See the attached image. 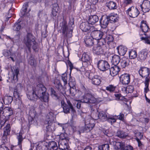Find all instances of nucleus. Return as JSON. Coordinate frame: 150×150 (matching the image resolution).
<instances>
[{"label":"nucleus","instance_id":"1","mask_svg":"<svg viewBox=\"0 0 150 150\" xmlns=\"http://www.w3.org/2000/svg\"><path fill=\"white\" fill-rule=\"evenodd\" d=\"M34 90L38 98L44 102H47L49 100V94L46 92V88L42 84H38L35 88Z\"/></svg>","mask_w":150,"mask_h":150},{"label":"nucleus","instance_id":"2","mask_svg":"<svg viewBox=\"0 0 150 150\" xmlns=\"http://www.w3.org/2000/svg\"><path fill=\"white\" fill-rule=\"evenodd\" d=\"M24 42L30 52L31 47L35 51H37V44L35 36L31 33H28L27 34L24 38Z\"/></svg>","mask_w":150,"mask_h":150},{"label":"nucleus","instance_id":"3","mask_svg":"<svg viewBox=\"0 0 150 150\" xmlns=\"http://www.w3.org/2000/svg\"><path fill=\"white\" fill-rule=\"evenodd\" d=\"M74 21H70L68 24L67 25V23L66 21L64 20L62 23H60L61 30L62 31V35L65 37L70 38L72 36V32L73 29L72 25H74Z\"/></svg>","mask_w":150,"mask_h":150},{"label":"nucleus","instance_id":"4","mask_svg":"<svg viewBox=\"0 0 150 150\" xmlns=\"http://www.w3.org/2000/svg\"><path fill=\"white\" fill-rule=\"evenodd\" d=\"M61 103V107L63 109V111L65 113L67 114L69 113L70 111L72 118H75L76 117V111L69 100H67V103L64 100H62Z\"/></svg>","mask_w":150,"mask_h":150},{"label":"nucleus","instance_id":"5","mask_svg":"<svg viewBox=\"0 0 150 150\" xmlns=\"http://www.w3.org/2000/svg\"><path fill=\"white\" fill-rule=\"evenodd\" d=\"M150 69L146 67H141L139 71L140 75L142 78H145L144 83L145 86H146L145 90L148 89V86L150 79L148 77L150 74Z\"/></svg>","mask_w":150,"mask_h":150},{"label":"nucleus","instance_id":"6","mask_svg":"<svg viewBox=\"0 0 150 150\" xmlns=\"http://www.w3.org/2000/svg\"><path fill=\"white\" fill-rule=\"evenodd\" d=\"M85 93L81 98L80 100V102L85 103H95L96 101V99L94 96L91 93L87 91L86 89L84 88Z\"/></svg>","mask_w":150,"mask_h":150},{"label":"nucleus","instance_id":"7","mask_svg":"<svg viewBox=\"0 0 150 150\" xmlns=\"http://www.w3.org/2000/svg\"><path fill=\"white\" fill-rule=\"evenodd\" d=\"M97 67L101 71H104L110 69V65L108 62L105 60H101L98 61Z\"/></svg>","mask_w":150,"mask_h":150},{"label":"nucleus","instance_id":"8","mask_svg":"<svg viewBox=\"0 0 150 150\" xmlns=\"http://www.w3.org/2000/svg\"><path fill=\"white\" fill-rule=\"evenodd\" d=\"M126 12L130 17L132 18L137 17L140 13L138 9L136 7L133 6L129 8Z\"/></svg>","mask_w":150,"mask_h":150},{"label":"nucleus","instance_id":"9","mask_svg":"<svg viewBox=\"0 0 150 150\" xmlns=\"http://www.w3.org/2000/svg\"><path fill=\"white\" fill-rule=\"evenodd\" d=\"M106 47H101L98 45L94 46L93 49V53L96 55L105 54L106 52Z\"/></svg>","mask_w":150,"mask_h":150},{"label":"nucleus","instance_id":"10","mask_svg":"<svg viewBox=\"0 0 150 150\" xmlns=\"http://www.w3.org/2000/svg\"><path fill=\"white\" fill-rule=\"evenodd\" d=\"M88 22H83L80 25V28L83 31L89 32L94 29L93 27Z\"/></svg>","mask_w":150,"mask_h":150},{"label":"nucleus","instance_id":"11","mask_svg":"<svg viewBox=\"0 0 150 150\" xmlns=\"http://www.w3.org/2000/svg\"><path fill=\"white\" fill-rule=\"evenodd\" d=\"M13 114V110L10 107H5L1 111V117L3 116L8 118Z\"/></svg>","mask_w":150,"mask_h":150},{"label":"nucleus","instance_id":"12","mask_svg":"<svg viewBox=\"0 0 150 150\" xmlns=\"http://www.w3.org/2000/svg\"><path fill=\"white\" fill-rule=\"evenodd\" d=\"M91 35L93 39L98 40L101 39L103 36V33L99 30H92Z\"/></svg>","mask_w":150,"mask_h":150},{"label":"nucleus","instance_id":"13","mask_svg":"<svg viewBox=\"0 0 150 150\" xmlns=\"http://www.w3.org/2000/svg\"><path fill=\"white\" fill-rule=\"evenodd\" d=\"M55 86L60 94L63 95L65 93V88H64L61 83L59 80L57 79L55 80L54 81Z\"/></svg>","mask_w":150,"mask_h":150},{"label":"nucleus","instance_id":"14","mask_svg":"<svg viewBox=\"0 0 150 150\" xmlns=\"http://www.w3.org/2000/svg\"><path fill=\"white\" fill-rule=\"evenodd\" d=\"M116 146H117L118 149L120 150H133L132 147L131 145L125 146V143L123 142H117L116 143Z\"/></svg>","mask_w":150,"mask_h":150},{"label":"nucleus","instance_id":"15","mask_svg":"<svg viewBox=\"0 0 150 150\" xmlns=\"http://www.w3.org/2000/svg\"><path fill=\"white\" fill-rule=\"evenodd\" d=\"M140 6L143 12H148L150 10V2L148 0L144 1Z\"/></svg>","mask_w":150,"mask_h":150},{"label":"nucleus","instance_id":"16","mask_svg":"<svg viewBox=\"0 0 150 150\" xmlns=\"http://www.w3.org/2000/svg\"><path fill=\"white\" fill-rule=\"evenodd\" d=\"M130 75L127 74H124L122 75L120 77V82L123 84H128L130 82Z\"/></svg>","mask_w":150,"mask_h":150},{"label":"nucleus","instance_id":"17","mask_svg":"<svg viewBox=\"0 0 150 150\" xmlns=\"http://www.w3.org/2000/svg\"><path fill=\"white\" fill-rule=\"evenodd\" d=\"M26 95L28 98L31 100L36 101L38 99L34 89L32 91L27 92Z\"/></svg>","mask_w":150,"mask_h":150},{"label":"nucleus","instance_id":"18","mask_svg":"<svg viewBox=\"0 0 150 150\" xmlns=\"http://www.w3.org/2000/svg\"><path fill=\"white\" fill-rule=\"evenodd\" d=\"M110 75L113 76H115L117 75L120 71L121 68L119 65H114L113 67L110 68Z\"/></svg>","mask_w":150,"mask_h":150},{"label":"nucleus","instance_id":"19","mask_svg":"<svg viewBox=\"0 0 150 150\" xmlns=\"http://www.w3.org/2000/svg\"><path fill=\"white\" fill-rule=\"evenodd\" d=\"M89 78L91 80L92 83L95 85H99L101 82V77L98 75H95L92 77L89 76Z\"/></svg>","mask_w":150,"mask_h":150},{"label":"nucleus","instance_id":"20","mask_svg":"<svg viewBox=\"0 0 150 150\" xmlns=\"http://www.w3.org/2000/svg\"><path fill=\"white\" fill-rule=\"evenodd\" d=\"M101 26L103 28H105L108 25L109 21L107 16H103L100 20Z\"/></svg>","mask_w":150,"mask_h":150},{"label":"nucleus","instance_id":"21","mask_svg":"<svg viewBox=\"0 0 150 150\" xmlns=\"http://www.w3.org/2000/svg\"><path fill=\"white\" fill-rule=\"evenodd\" d=\"M68 141L64 140L63 141H59L58 144L59 149L61 150H67V148H69L67 143Z\"/></svg>","mask_w":150,"mask_h":150},{"label":"nucleus","instance_id":"22","mask_svg":"<svg viewBox=\"0 0 150 150\" xmlns=\"http://www.w3.org/2000/svg\"><path fill=\"white\" fill-rule=\"evenodd\" d=\"M22 88L21 84L18 83L14 88L13 92V96L16 99L20 100L19 95L18 92L21 90Z\"/></svg>","mask_w":150,"mask_h":150},{"label":"nucleus","instance_id":"23","mask_svg":"<svg viewBox=\"0 0 150 150\" xmlns=\"http://www.w3.org/2000/svg\"><path fill=\"white\" fill-rule=\"evenodd\" d=\"M148 51L146 49L142 50L139 54V58L141 61L145 60L147 57Z\"/></svg>","mask_w":150,"mask_h":150},{"label":"nucleus","instance_id":"24","mask_svg":"<svg viewBox=\"0 0 150 150\" xmlns=\"http://www.w3.org/2000/svg\"><path fill=\"white\" fill-rule=\"evenodd\" d=\"M90 56L87 53H83L82 57L81 59L84 64H86V65L90 64Z\"/></svg>","mask_w":150,"mask_h":150},{"label":"nucleus","instance_id":"25","mask_svg":"<svg viewBox=\"0 0 150 150\" xmlns=\"http://www.w3.org/2000/svg\"><path fill=\"white\" fill-rule=\"evenodd\" d=\"M85 124L86 125V127L87 128L88 127V129L87 130V132H90L92 129L95 125L94 123L91 122L90 119L87 118L85 119Z\"/></svg>","mask_w":150,"mask_h":150},{"label":"nucleus","instance_id":"26","mask_svg":"<svg viewBox=\"0 0 150 150\" xmlns=\"http://www.w3.org/2000/svg\"><path fill=\"white\" fill-rule=\"evenodd\" d=\"M47 149L56 150L58 148L57 143L55 141H52L47 143Z\"/></svg>","mask_w":150,"mask_h":150},{"label":"nucleus","instance_id":"27","mask_svg":"<svg viewBox=\"0 0 150 150\" xmlns=\"http://www.w3.org/2000/svg\"><path fill=\"white\" fill-rule=\"evenodd\" d=\"M118 54L121 56H124L127 50V48L125 46L120 45L117 48Z\"/></svg>","mask_w":150,"mask_h":150},{"label":"nucleus","instance_id":"28","mask_svg":"<svg viewBox=\"0 0 150 150\" xmlns=\"http://www.w3.org/2000/svg\"><path fill=\"white\" fill-rule=\"evenodd\" d=\"M47 144L45 141L39 143L36 147V150H47Z\"/></svg>","mask_w":150,"mask_h":150},{"label":"nucleus","instance_id":"29","mask_svg":"<svg viewBox=\"0 0 150 150\" xmlns=\"http://www.w3.org/2000/svg\"><path fill=\"white\" fill-rule=\"evenodd\" d=\"M98 20V17L97 15H91L89 17L88 22L90 24L93 25L97 22Z\"/></svg>","mask_w":150,"mask_h":150},{"label":"nucleus","instance_id":"30","mask_svg":"<svg viewBox=\"0 0 150 150\" xmlns=\"http://www.w3.org/2000/svg\"><path fill=\"white\" fill-rule=\"evenodd\" d=\"M59 7L57 3H55L52 4V9L51 14V16L56 17L58 10Z\"/></svg>","mask_w":150,"mask_h":150},{"label":"nucleus","instance_id":"31","mask_svg":"<svg viewBox=\"0 0 150 150\" xmlns=\"http://www.w3.org/2000/svg\"><path fill=\"white\" fill-rule=\"evenodd\" d=\"M47 125L46 126L47 131L52 132L54 131L55 129V123L52 122H47Z\"/></svg>","mask_w":150,"mask_h":150},{"label":"nucleus","instance_id":"32","mask_svg":"<svg viewBox=\"0 0 150 150\" xmlns=\"http://www.w3.org/2000/svg\"><path fill=\"white\" fill-rule=\"evenodd\" d=\"M19 70L18 68H16L15 69H14L13 80L12 81V83H14L18 81V76L19 74Z\"/></svg>","mask_w":150,"mask_h":150},{"label":"nucleus","instance_id":"33","mask_svg":"<svg viewBox=\"0 0 150 150\" xmlns=\"http://www.w3.org/2000/svg\"><path fill=\"white\" fill-rule=\"evenodd\" d=\"M54 113L50 112L46 116V120L47 122H52L54 121Z\"/></svg>","mask_w":150,"mask_h":150},{"label":"nucleus","instance_id":"34","mask_svg":"<svg viewBox=\"0 0 150 150\" xmlns=\"http://www.w3.org/2000/svg\"><path fill=\"white\" fill-rule=\"evenodd\" d=\"M120 60V57L118 55H114L112 57V61L114 65H118Z\"/></svg>","mask_w":150,"mask_h":150},{"label":"nucleus","instance_id":"35","mask_svg":"<svg viewBox=\"0 0 150 150\" xmlns=\"http://www.w3.org/2000/svg\"><path fill=\"white\" fill-rule=\"evenodd\" d=\"M29 114L30 116L28 118L29 122L30 123L31 122V123H32V122L34 120L33 117L35 116L36 114L35 111L33 108L30 110L29 112Z\"/></svg>","mask_w":150,"mask_h":150},{"label":"nucleus","instance_id":"36","mask_svg":"<svg viewBox=\"0 0 150 150\" xmlns=\"http://www.w3.org/2000/svg\"><path fill=\"white\" fill-rule=\"evenodd\" d=\"M106 5L110 10L116 9L117 8V4L114 1H110L106 3Z\"/></svg>","mask_w":150,"mask_h":150},{"label":"nucleus","instance_id":"37","mask_svg":"<svg viewBox=\"0 0 150 150\" xmlns=\"http://www.w3.org/2000/svg\"><path fill=\"white\" fill-rule=\"evenodd\" d=\"M140 28L143 32L144 33V34L146 35L145 33L147 32L149 29V27L148 25L144 21L142 22Z\"/></svg>","mask_w":150,"mask_h":150},{"label":"nucleus","instance_id":"38","mask_svg":"<svg viewBox=\"0 0 150 150\" xmlns=\"http://www.w3.org/2000/svg\"><path fill=\"white\" fill-rule=\"evenodd\" d=\"M134 89V86L131 85H129L126 87H124L123 88H122V90L125 91L127 93L133 92Z\"/></svg>","mask_w":150,"mask_h":150},{"label":"nucleus","instance_id":"39","mask_svg":"<svg viewBox=\"0 0 150 150\" xmlns=\"http://www.w3.org/2000/svg\"><path fill=\"white\" fill-rule=\"evenodd\" d=\"M11 131L10 125L8 124L3 129L4 134L8 135L9 134Z\"/></svg>","mask_w":150,"mask_h":150},{"label":"nucleus","instance_id":"40","mask_svg":"<svg viewBox=\"0 0 150 150\" xmlns=\"http://www.w3.org/2000/svg\"><path fill=\"white\" fill-rule=\"evenodd\" d=\"M99 119L102 122L106 121L107 119L106 114L104 112H99Z\"/></svg>","mask_w":150,"mask_h":150},{"label":"nucleus","instance_id":"41","mask_svg":"<svg viewBox=\"0 0 150 150\" xmlns=\"http://www.w3.org/2000/svg\"><path fill=\"white\" fill-rule=\"evenodd\" d=\"M129 60L128 59H122L120 62L121 67L122 68H125L126 67L128 66L129 64Z\"/></svg>","mask_w":150,"mask_h":150},{"label":"nucleus","instance_id":"42","mask_svg":"<svg viewBox=\"0 0 150 150\" xmlns=\"http://www.w3.org/2000/svg\"><path fill=\"white\" fill-rule=\"evenodd\" d=\"M59 141H62L64 140L69 141V139L67 136V134L65 133H61L59 136Z\"/></svg>","mask_w":150,"mask_h":150},{"label":"nucleus","instance_id":"43","mask_svg":"<svg viewBox=\"0 0 150 150\" xmlns=\"http://www.w3.org/2000/svg\"><path fill=\"white\" fill-rule=\"evenodd\" d=\"M129 57L130 59L136 58L137 56V52L135 50H132L129 52Z\"/></svg>","mask_w":150,"mask_h":150},{"label":"nucleus","instance_id":"44","mask_svg":"<svg viewBox=\"0 0 150 150\" xmlns=\"http://www.w3.org/2000/svg\"><path fill=\"white\" fill-rule=\"evenodd\" d=\"M13 100V98L11 96H6L5 97L3 101L5 104L8 105L11 103Z\"/></svg>","mask_w":150,"mask_h":150},{"label":"nucleus","instance_id":"45","mask_svg":"<svg viewBox=\"0 0 150 150\" xmlns=\"http://www.w3.org/2000/svg\"><path fill=\"white\" fill-rule=\"evenodd\" d=\"M117 136L120 138H124L127 135V134L125 132L122 131H118L117 133Z\"/></svg>","mask_w":150,"mask_h":150},{"label":"nucleus","instance_id":"46","mask_svg":"<svg viewBox=\"0 0 150 150\" xmlns=\"http://www.w3.org/2000/svg\"><path fill=\"white\" fill-rule=\"evenodd\" d=\"M21 28L22 26L21 22L16 23L13 26V29L15 31H19Z\"/></svg>","mask_w":150,"mask_h":150},{"label":"nucleus","instance_id":"47","mask_svg":"<svg viewBox=\"0 0 150 150\" xmlns=\"http://www.w3.org/2000/svg\"><path fill=\"white\" fill-rule=\"evenodd\" d=\"M84 42L86 45L88 47H91L93 46L94 43L93 40L90 38H86L84 40Z\"/></svg>","mask_w":150,"mask_h":150},{"label":"nucleus","instance_id":"48","mask_svg":"<svg viewBox=\"0 0 150 150\" xmlns=\"http://www.w3.org/2000/svg\"><path fill=\"white\" fill-rule=\"evenodd\" d=\"M98 150H109L110 146L108 144H105L99 146Z\"/></svg>","mask_w":150,"mask_h":150},{"label":"nucleus","instance_id":"49","mask_svg":"<svg viewBox=\"0 0 150 150\" xmlns=\"http://www.w3.org/2000/svg\"><path fill=\"white\" fill-rule=\"evenodd\" d=\"M98 43L97 45L101 47H106L105 46L106 43V41L104 38H101L98 40Z\"/></svg>","mask_w":150,"mask_h":150},{"label":"nucleus","instance_id":"50","mask_svg":"<svg viewBox=\"0 0 150 150\" xmlns=\"http://www.w3.org/2000/svg\"><path fill=\"white\" fill-rule=\"evenodd\" d=\"M109 21L111 23H115L118 21V19L115 16H108Z\"/></svg>","mask_w":150,"mask_h":150},{"label":"nucleus","instance_id":"51","mask_svg":"<svg viewBox=\"0 0 150 150\" xmlns=\"http://www.w3.org/2000/svg\"><path fill=\"white\" fill-rule=\"evenodd\" d=\"M51 94L52 96L55 98L57 99H59V96L58 95L57 93L54 90V89L52 88L50 89Z\"/></svg>","mask_w":150,"mask_h":150},{"label":"nucleus","instance_id":"52","mask_svg":"<svg viewBox=\"0 0 150 150\" xmlns=\"http://www.w3.org/2000/svg\"><path fill=\"white\" fill-rule=\"evenodd\" d=\"M116 88V87L113 85H110L106 87V89L110 92H112L115 91Z\"/></svg>","mask_w":150,"mask_h":150},{"label":"nucleus","instance_id":"53","mask_svg":"<svg viewBox=\"0 0 150 150\" xmlns=\"http://www.w3.org/2000/svg\"><path fill=\"white\" fill-rule=\"evenodd\" d=\"M62 81L64 82V85H65L67 83V76L66 73L63 74H62Z\"/></svg>","mask_w":150,"mask_h":150},{"label":"nucleus","instance_id":"54","mask_svg":"<svg viewBox=\"0 0 150 150\" xmlns=\"http://www.w3.org/2000/svg\"><path fill=\"white\" fill-rule=\"evenodd\" d=\"M145 36V37H142L141 38V40H144L145 43L150 44V40H149L150 37L146 36V35Z\"/></svg>","mask_w":150,"mask_h":150},{"label":"nucleus","instance_id":"55","mask_svg":"<svg viewBox=\"0 0 150 150\" xmlns=\"http://www.w3.org/2000/svg\"><path fill=\"white\" fill-rule=\"evenodd\" d=\"M99 113L98 112H93L91 113L92 117L95 120H97L99 119Z\"/></svg>","mask_w":150,"mask_h":150},{"label":"nucleus","instance_id":"56","mask_svg":"<svg viewBox=\"0 0 150 150\" xmlns=\"http://www.w3.org/2000/svg\"><path fill=\"white\" fill-rule=\"evenodd\" d=\"M105 40L106 41H107L108 43L109 44L111 42L113 41L114 38L112 35H108L106 37Z\"/></svg>","mask_w":150,"mask_h":150},{"label":"nucleus","instance_id":"57","mask_svg":"<svg viewBox=\"0 0 150 150\" xmlns=\"http://www.w3.org/2000/svg\"><path fill=\"white\" fill-rule=\"evenodd\" d=\"M28 3L26 2L23 5V7L22 9V11L23 12V14L24 15L27 12L28 7Z\"/></svg>","mask_w":150,"mask_h":150},{"label":"nucleus","instance_id":"58","mask_svg":"<svg viewBox=\"0 0 150 150\" xmlns=\"http://www.w3.org/2000/svg\"><path fill=\"white\" fill-rule=\"evenodd\" d=\"M7 135H4L3 134V135L2 137V142L4 144H5L8 142V140L7 137Z\"/></svg>","mask_w":150,"mask_h":150},{"label":"nucleus","instance_id":"59","mask_svg":"<svg viewBox=\"0 0 150 150\" xmlns=\"http://www.w3.org/2000/svg\"><path fill=\"white\" fill-rule=\"evenodd\" d=\"M115 96L116 99L118 100H123L125 98V97L122 96L120 94L117 93L115 94Z\"/></svg>","mask_w":150,"mask_h":150},{"label":"nucleus","instance_id":"60","mask_svg":"<svg viewBox=\"0 0 150 150\" xmlns=\"http://www.w3.org/2000/svg\"><path fill=\"white\" fill-rule=\"evenodd\" d=\"M88 129V127L87 128V127H86V125H85V127H83L82 129H81L80 131H78L77 132L78 134H80L81 133H83L84 132H89L87 131V130Z\"/></svg>","mask_w":150,"mask_h":150},{"label":"nucleus","instance_id":"61","mask_svg":"<svg viewBox=\"0 0 150 150\" xmlns=\"http://www.w3.org/2000/svg\"><path fill=\"white\" fill-rule=\"evenodd\" d=\"M4 55L5 57H8L11 54V52L10 51L8 50H4L3 52Z\"/></svg>","mask_w":150,"mask_h":150},{"label":"nucleus","instance_id":"62","mask_svg":"<svg viewBox=\"0 0 150 150\" xmlns=\"http://www.w3.org/2000/svg\"><path fill=\"white\" fill-rule=\"evenodd\" d=\"M146 88V86H145V87L144 88V93L145 94V98H146V101H147V102H148L149 101V99L147 98V97H146V94L149 91V86H148V90H145V88Z\"/></svg>","mask_w":150,"mask_h":150},{"label":"nucleus","instance_id":"63","mask_svg":"<svg viewBox=\"0 0 150 150\" xmlns=\"http://www.w3.org/2000/svg\"><path fill=\"white\" fill-rule=\"evenodd\" d=\"M74 90V89L73 88H70L69 90L67 91V92H69V93L72 96H74L75 95V93L73 91Z\"/></svg>","mask_w":150,"mask_h":150},{"label":"nucleus","instance_id":"64","mask_svg":"<svg viewBox=\"0 0 150 150\" xmlns=\"http://www.w3.org/2000/svg\"><path fill=\"white\" fill-rule=\"evenodd\" d=\"M136 139L138 142V146L139 147H142V146H143V144H142L141 142L140 141L139 139L137 137L136 138Z\"/></svg>","mask_w":150,"mask_h":150}]
</instances>
